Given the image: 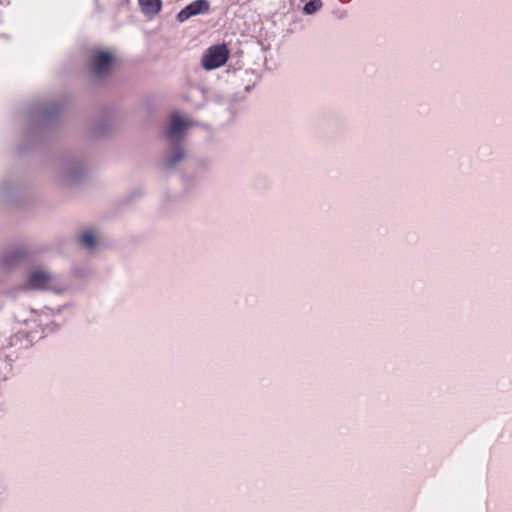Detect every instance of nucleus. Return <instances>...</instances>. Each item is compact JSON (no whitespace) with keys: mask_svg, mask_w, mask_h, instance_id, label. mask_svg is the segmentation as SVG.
Here are the masks:
<instances>
[{"mask_svg":"<svg viewBox=\"0 0 512 512\" xmlns=\"http://www.w3.org/2000/svg\"><path fill=\"white\" fill-rule=\"evenodd\" d=\"M229 53V49L225 44L211 46L205 51L202 57V66L206 70L219 68L227 62Z\"/></svg>","mask_w":512,"mask_h":512,"instance_id":"nucleus-1","label":"nucleus"},{"mask_svg":"<svg viewBox=\"0 0 512 512\" xmlns=\"http://www.w3.org/2000/svg\"><path fill=\"white\" fill-rule=\"evenodd\" d=\"M190 125L191 123L182 118L179 113H173L166 131L167 138H178Z\"/></svg>","mask_w":512,"mask_h":512,"instance_id":"nucleus-4","label":"nucleus"},{"mask_svg":"<svg viewBox=\"0 0 512 512\" xmlns=\"http://www.w3.org/2000/svg\"><path fill=\"white\" fill-rule=\"evenodd\" d=\"M22 257H23V254L20 252H15L11 255H5L3 258V263H4V265L8 266V265L13 264L16 260H18Z\"/></svg>","mask_w":512,"mask_h":512,"instance_id":"nucleus-10","label":"nucleus"},{"mask_svg":"<svg viewBox=\"0 0 512 512\" xmlns=\"http://www.w3.org/2000/svg\"><path fill=\"white\" fill-rule=\"evenodd\" d=\"M210 10V3L207 0H195L184 7L178 14L177 20L184 22L192 16L205 14Z\"/></svg>","mask_w":512,"mask_h":512,"instance_id":"nucleus-3","label":"nucleus"},{"mask_svg":"<svg viewBox=\"0 0 512 512\" xmlns=\"http://www.w3.org/2000/svg\"><path fill=\"white\" fill-rule=\"evenodd\" d=\"M142 11L145 14H157L162 7L161 0H138Z\"/></svg>","mask_w":512,"mask_h":512,"instance_id":"nucleus-6","label":"nucleus"},{"mask_svg":"<svg viewBox=\"0 0 512 512\" xmlns=\"http://www.w3.org/2000/svg\"><path fill=\"white\" fill-rule=\"evenodd\" d=\"M52 280L53 278L49 273L36 270L29 277V286L37 290L48 289L52 284Z\"/></svg>","mask_w":512,"mask_h":512,"instance_id":"nucleus-5","label":"nucleus"},{"mask_svg":"<svg viewBox=\"0 0 512 512\" xmlns=\"http://www.w3.org/2000/svg\"><path fill=\"white\" fill-rule=\"evenodd\" d=\"M184 157V152L182 149H178L170 158L167 159L166 165L172 167L180 162Z\"/></svg>","mask_w":512,"mask_h":512,"instance_id":"nucleus-9","label":"nucleus"},{"mask_svg":"<svg viewBox=\"0 0 512 512\" xmlns=\"http://www.w3.org/2000/svg\"><path fill=\"white\" fill-rule=\"evenodd\" d=\"M80 242L87 248H93L96 243V236L92 231H86L80 236Z\"/></svg>","mask_w":512,"mask_h":512,"instance_id":"nucleus-7","label":"nucleus"},{"mask_svg":"<svg viewBox=\"0 0 512 512\" xmlns=\"http://www.w3.org/2000/svg\"><path fill=\"white\" fill-rule=\"evenodd\" d=\"M114 56L107 51H97L94 53L91 63V70L94 76L104 77L110 70Z\"/></svg>","mask_w":512,"mask_h":512,"instance_id":"nucleus-2","label":"nucleus"},{"mask_svg":"<svg viewBox=\"0 0 512 512\" xmlns=\"http://www.w3.org/2000/svg\"><path fill=\"white\" fill-rule=\"evenodd\" d=\"M321 7H322L321 0H310L305 4L303 11L305 14L310 15V14H313L316 11H318Z\"/></svg>","mask_w":512,"mask_h":512,"instance_id":"nucleus-8","label":"nucleus"}]
</instances>
